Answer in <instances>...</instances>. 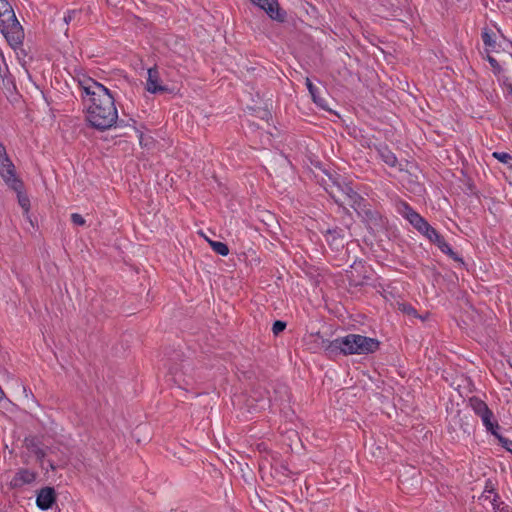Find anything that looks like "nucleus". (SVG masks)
<instances>
[{"instance_id": "nucleus-8", "label": "nucleus", "mask_w": 512, "mask_h": 512, "mask_svg": "<svg viewBox=\"0 0 512 512\" xmlns=\"http://www.w3.org/2000/svg\"><path fill=\"white\" fill-rule=\"evenodd\" d=\"M366 273L367 270L361 262H354V264L350 266V269L346 271V278L348 280L349 286L361 287L366 285L368 280H370V276H368Z\"/></svg>"}, {"instance_id": "nucleus-1", "label": "nucleus", "mask_w": 512, "mask_h": 512, "mask_svg": "<svg viewBox=\"0 0 512 512\" xmlns=\"http://www.w3.org/2000/svg\"><path fill=\"white\" fill-rule=\"evenodd\" d=\"M81 86L89 96V105L86 109V120L89 125L99 131L108 130L114 125L119 126L115 98L110 90L91 78L81 82Z\"/></svg>"}, {"instance_id": "nucleus-2", "label": "nucleus", "mask_w": 512, "mask_h": 512, "mask_svg": "<svg viewBox=\"0 0 512 512\" xmlns=\"http://www.w3.org/2000/svg\"><path fill=\"white\" fill-rule=\"evenodd\" d=\"M317 347L322 348L329 358L339 355H367L379 349L380 342L360 334H348L334 340L325 339L320 332L310 334Z\"/></svg>"}, {"instance_id": "nucleus-15", "label": "nucleus", "mask_w": 512, "mask_h": 512, "mask_svg": "<svg viewBox=\"0 0 512 512\" xmlns=\"http://www.w3.org/2000/svg\"><path fill=\"white\" fill-rule=\"evenodd\" d=\"M37 477V473L26 468L19 469L10 481V487L13 489L22 488L25 485L32 484Z\"/></svg>"}, {"instance_id": "nucleus-29", "label": "nucleus", "mask_w": 512, "mask_h": 512, "mask_svg": "<svg viewBox=\"0 0 512 512\" xmlns=\"http://www.w3.org/2000/svg\"><path fill=\"white\" fill-rule=\"evenodd\" d=\"M79 14H80V10H76V9L68 10L67 13L64 15V18H63L65 24L68 25Z\"/></svg>"}, {"instance_id": "nucleus-6", "label": "nucleus", "mask_w": 512, "mask_h": 512, "mask_svg": "<svg viewBox=\"0 0 512 512\" xmlns=\"http://www.w3.org/2000/svg\"><path fill=\"white\" fill-rule=\"evenodd\" d=\"M24 445L27 450L32 453L39 462L42 469L46 471H55L56 466L51 460H45L46 452L42 442L36 436H29L24 439Z\"/></svg>"}, {"instance_id": "nucleus-31", "label": "nucleus", "mask_w": 512, "mask_h": 512, "mask_svg": "<svg viewBox=\"0 0 512 512\" xmlns=\"http://www.w3.org/2000/svg\"><path fill=\"white\" fill-rule=\"evenodd\" d=\"M17 193H18V201H19L20 206H21L25 211H28L29 206H30V201H29L28 197H27V196H25V195H22V194H21V191H20V192H17Z\"/></svg>"}, {"instance_id": "nucleus-34", "label": "nucleus", "mask_w": 512, "mask_h": 512, "mask_svg": "<svg viewBox=\"0 0 512 512\" xmlns=\"http://www.w3.org/2000/svg\"><path fill=\"white\" fill-rule=\"evenodd\" d=\"M487 61L490 63V65H491L495 70H497V71H500V70H501V66L499 65L498 61H497L494 57H492V56L488 55V56H487Z\"/></svg>"}, {"instance_id": "nucleus-12", "label": "nucleus", "mask_w": 512, "mask_h": 512, "mask_svg": "<svg viewBox=\"0 0 512 512\" xmlns=\"http://www.w3.org/2000/svg\"><path fill=\"white\" fill-rule=\"evenodd\" d=\"M146 90L152 94L171 92L167 86L161 84L160 74L156 67L148 69Z\"/></svg>"}, {"instance_id": "nucleus-35", "label": "nucleus", "mask_w": 512, "mask_h": 512, "mask_svg": "<svg viewBox=\"0 0 512 512\" xmlns=\"http://www.w3.org/2000/svg\"><path fill=\"white\" fill-rule=\"evenodd\" d=\"M8 154L6 152V149L4 145L0 142V159L6 157Z\"/></svg>"}, {"instance_id": "nucleus-5", "label": "nucleus", "mask_w": 512, "mask_h": 512, "mask_svg": "<svg viewBox=\"0 0 512 512\" xmlns=\"http://www.w3.org/2000/svg\"><path fill=\"white\" fill-rule=\"evenodd\" d=\"M0 32L13 50H17L23 45L25 37L24 29L15 14H11L10 17L5 18L3 26H0Z\"/></svg>"}, {"instance_id": "nucleus-17", "label": "nucleus", "mask_w": 512, "mask_h": 512, "mask_svg": "<svg viewBox=\"0 0 512 512\" xmlns=\"http://www.w3.org/2000/svg\"><path fill=\"white\" fill-rule=\"evenodd\" d=\"M403 208V212L406 219L414 228H421V225H424L425 219L419 213H417L410 205H408L407 203H403Z\"/></svg>"}, {"instance_id": "nucleus-16", "label": "nucleus", "mask_w": 512, "mask_h": 512, "mask_svg": "<svg viewBox=\"0 0 512 512\" xmlns=\"http://www.w3.org/2000/svg\"><path fill=\"white\" fill-rule=\"evenodd\" d=\"M374 149L384 163L390 167H396L398 163L397 157L386 144H374Z\"/></svg>"}, {"instance_id": "nucleus-37", "label": "nucleus", "mask_w": 512, "mask_h": 512, "mask_svg": "<svg viewBox=\"0 0 512 512\" xmlns=\"http://www.w3.org/2000/svg\"><path fill=\"white\" fill-rule=\"evenodd\" d=\"M510 93L512 94V84L509 85Z\"/></svg>"}, {"instance_id": "nucleus-14", "label": "nucleus", "mask_w": 512, "mask_h": 512, "mask_svg": "<svg viewBox=\"0 0 512 512\" xmlns=\"http://www.w3.org/2000/svg\"><path fill=\"white\" fill-rule=\"evenodd\" d=\"M55 502L56 492L53 487H44L38 491L36 505L39 509L47 511L52 508Z\"/></svg>"}, {"instance_id": "nucleus-23", "label": "nucleus", "mask_w": 512, "mask_h": 512, "mask_svg": "<svg viewBox=\"0 0 512 512\" xmlns=\"http://www.w3.org/2000/svg\"><path fill=\"white\" fill-rule=\"evenodd\" d=\"M491 504L494 512H512L510 505L500 499H491Z\"/></svg>"}, {"instance_id": "nucleus-22", "label": "nucleus", "mask_w": 512, "mask_h": 512, "mask_svg": "<svg viewBox=\"0 0 512 512\" xmlns=\"http://www.w3.org/2000/svg\"><path fill=\"white\" fill-rule=\"evenodd\" d=\"M336 182H341L339 178L332 181V185H330V188L327 189V192L329 195L334 199V201L339 204L343 205V199L341 198V192H338V189L336 188Z\"/></svg>"}, {"instance_id": "nucleus-25", "label": "nucleus", "mask_w": 512, "mask_h": 512, "mask_svg": "<svg viewBox=\"0 0 512 512\" xmlns=\"http://www.w3.org/2000/svg\"><path fill=\"white\" fill-rule=\"evenodd\" d=\"M481 37H482L483 43L486 47H489L492 49L495 48L496 42L493 39L492 34L490 33V31L487 28L483 29V31L481 33Z\"/></svg>"}, {"instance_id": "nucleus-18", "label": "nucleus", "mask_w": 512, "mask_h": 512, "mask_svg": "<svg viewBox=\"0 0 512 512\" xmlns=\"http://www.w3.org/2000/svg\"><path fill=\"white\" fill-rule=\"evenodd\" d=\"M306 86L315 104L323 109H327V102L319 95L318 88L312 83L309 78H306Z\"/></svg>"}, {"instance_id": "nucleus-13", "label": "nucleus", "mask_w": 512, "mask_h": 512, "mask_svg": "<svg viewBox=\"0 0 512 512\" xmlns=\"http://www.w3.org/2000/svg\"><path fill=\"white\" fill-rule=\"evenodd\" d=\"M323 234L325 241L332 249L339 250L344 246L345 230L343 228L338 226L328 228Z\"/></svg>"}, {"instance_id": "nucleus-7", "label": "nucleus", "mask_w": 512, "mask_h": 512, "mask_svg": "<svg viewBox=\"0 0 512 512\" xmlns=\"http://www.w3.org/2000/svg\"><path fill=\"white\" fill-rule=\"evenodd\" d=\"M0 175L5 184L16 192L23 189V182L17 177L13 162L9 156L0 159Z\"/></svg>"}, {"instance_id": "nucleus-4", "label": "nucleus", "mask_w": 512, "mask_h": 512, "mask_svg": "<svg viewBox=\"0 0 512 512\" xmlns=\"http://www.w3.org/2000/svg\"><path fill=\"white\" fill-rule=\"evenodd\" d=\"M468 405L471 407L473 412L480 417L487 432L495 434V431H499L501 429L493 411L482 399L477 396H472L468 400Z\"/></svg>"}, {"instance_id": "nucleus-26", "label": "nucleus", "mask_w": 512, "mask_h": 512, "mask_svg": "<svg viewBox=\"0 0 512 512\" xmlns=\"http://www.w3.org/2000/svg\"><path fill=\"white\" fill-rule=\"evenodd\" d=\"M399 309L409 316H412L414 318H420L417 310L410 304L402 303L399 305Z\"/></svg>"}, {"instance_id": "nucleus-36", "label": "nucleus", "mask_w": 512, "mask_h": 512, "mask_svg": "<svg viewBox=\"0 0 512 512\" xmlns=\"http://www.w3.org/2000/svg\"><path fill=\"white\" fill-rule=\"evenodd\" d=\"M4 398V392L2 388L0 387V401Z\"/></svg>"}, {"instance_id": "nucleus-38", "label": "nucleus", "mask_w": 512, "mask_h": 512, "mask_svg": "<svg viewBox=\"0 0 512 512\" xmlns=\"http://www.w3.org/2000/svg\"><path fill=\"white\" fill-rule=\"evenodd\" d=\"M139 137H140V140H141V139H142V137H143V134H142L141 132L139 133Z\"/></svg>"}, {"instance_id": "nucleus-10", "label": "nucleus", "mask_w": 512, "mask_h": 512, "mask_svg": "<svg viewBox=\"0 0 512 512\" xmlns=\"http://www.w3.org/2000/svg\"><path fill=\"white\" fill-rule=\"evenodd\" d=\"M340 180L341 182H336V188L338 192H341L343 204L347 202L353 208L354 205H357L364 198L353 189L350 182H347L345 179Z\"/></svg>"}, {"instance_id": "nucleus-11", "label": "nucleus", "mask_w": 512, "mask_h": 512, "mask_svg": "<svg viewBox=\"0 0 512 512\" xmlns=\"http://www.w3.org/2000/svg\"><path fill=\"white\" fill-rule=\"evenodd\" d=\"M427 238L432 243L436 244L442 253L448 255L454 261L463 263V259L461 257H459V255L452 250L450 245L445 241L444 237L435 228L430 230V233L427 236Z\"/></svg>"}, {"instance_id": "nucleus-27", "label": "nucleus", "mask_w": 512, "mask_h": 512, "mask_svg": "<svg viewBox=\"0 0 512 512\" xmlns=\"http://www.w3.org/2000/svg\"><path fill=\"white\" fill-rule=\"evenodd\" d=\"M286 326H287L286 322L281 321V320H276L272 326L273 334L277 336L279 333H281L282 331L285 330Z\"/></svg>"}, {"instance_id": "nucleus-20", "label": "nucleus", "mask_w": 512, "mask_h": 512, "mask_svg": "<svg viewBox=\"0 0 512 512\" xmlns=\"http://www.w3.org/2000/svg\"><path fill=\"white\" fill-rule=\"evenodd\" d=\"M11 14H15L11 4L7 0H0V26H3V17L8 18Z\"/></svg>"}, {"instance_id": "nucleus-30", "label": "nucleus", "mask_w": 512, "mask_h": 512, "mask_svg": "<svg viewBox=\"0 0 512 512\" xmlns=\"http://www.w3.org/2000/svg\"><path fill=\"white\" fill-rule=\"evenodd\" d=\"M169 372L173 375V380L175 381V383H177L178 386L181 387L182 380H181V374H180L178 368L177 367H169ZM183 382H185V380H183Z\"/></svg>"}, {"instance_id": "nucleus-28", "label": "nucleus", "mask_w": 512, "mask_h": 512, "mask_svg": "<svg viewBox=\"0 0 512 512\" xmlns=\"http://www.w3.org/2000/svg\"><path fill=\"white\" fill-rule=\"evenodd\" d=\"M493 157L504 164H507L512 160V156L506 152H494Z\"/></svg>"}, {"instance_id": "nucleus-33", "label": "nucleus", "mask_w": 512, "mask_h": 512, "mask_svg": "<svg viewBox=\"0 0 512 512\" xmlns=\"http://www.w3.org/2000/svg\"><path fill=\"white\" fill-rule=\"evenodd\" d=\"M421 234H423L425 237H427L430 233V230L433 229V227L425 220L424 225H421V228H416Z\"/></svg>"}, {"instance_id": "nucleus-3", "label": "nucleus", "mask_w": 512, "mask_h": 512, "mask_svg": "<svg viewBox=\"0 0 512 512\" xmlns=\"http://www.w3.org/2000/svg\"><path fill=\"white\" fill-rule=\"evenodd\" d=\"M353 209L371 234L382 232L385 229L384 217L365 198L354 205Z\"/></svg>"}, {"instance_id": "nucleus-9", "label": "nucleus", "mask_w": 512, "mask_h": 512, "mask_svg": "<svg viewBox=\"0 0 512 512\" xmlns=\"http://www.w3.org/2000/svg\"><path fill=\"white\" fill-rule=\"evenodd\" d=\"M251 2L263 9L272 20L285 21L286 12L279 7L277 0H251Z\"/></svg>"}, {"instance_id": "nucleus-32", "label": "nucleus", "mask_w": 512, "mask_h": 512, "mask_svg": "<svg viewBox=\"0 0 512 512\" xmlns=\"http://www.w3.org/2000/svg\"><path fill=\"white\" fill-rule=\"evenodd\" d=\"M71 221L73 224L79 225V226H82L85 224V219L82 217V215H80L78 213H73L71 215Z\"/></svg>"}, {"instance_id": "nucleus-21", "label": "nucleus", "mask_w": 512, "mask_h": 512, "mask_svg": "<svg viewBox=\"0 0 512 512\" xmlns=\"http://www.w3.org/2000/svg\"><path fill=\"white\" fill-rule=\"evenodd\" d=\"M209 244L215 253L221 256H227L229 254V247L226 243L209 240Z\"/></svg>"}, {"instance_id": "nucleus-19", "label": "nucleus", "mask_w": 512, "mask_h": 512, "mask_svg": "<svg viewBox=\"0 0 512 512\" xmlns=\"http://www.w3.org/2000/svg\"><path fill=\"white\" fill-rule=\"evenodd\" d=\"M491 495H493L492 499H500V496L497 493L495 481L489 478L485 482L482 497H484L485 499H491Z\"/></svg>"}, {"instance_id": "nucleus-24", "label": "nucleus", "mask_w": 512, "mask_h": 512, "mask_svg": "<svg viewBox=\"0 0 512 512\" xmlns=\"http://www.w3.org/2000/svg\"><path fill=\"white\" fill-rule=\"evenodd\" d=\"M492 435L495 436V438H497V440L499 441L500 445L506 451H508V452H510L512 454V440L503 437L501 434H499V431H495V434H492Z\"/></svg>"}]
</instances>
